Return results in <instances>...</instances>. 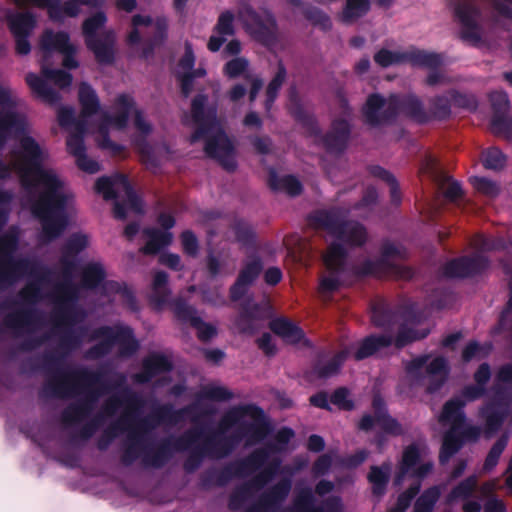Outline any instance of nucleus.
Instances as JSON below:
<instances>
[{
    "mask_svg": "<svg viewBox=\"0 0 512 512\" xmlns=\"http://www.w3.org/2000/svg\"><path fill=\"white\" fill-rule=\"evenodd\" d=\"M398 112H404L418 120H422L420 113L421 104L414 96H409L405 99L391 96L386 100L378 94H373L367 99L363 109L366 121L370 124L384 122Z\"/></svg>",
    "mask_w": 512,
    "mask_h": 512,
    "instance_id": "obj_12",
    "label": "nucleus"
},
{
    "mask_svg": "<svg viewBox=\"0 0 512 512\" xmlns=\"http://www.w3.org/2000/svg\"><path fill=\"white\" fill-rule=\"evenodd\" d=\"M406 374L413 384L422 385L430 392L438 389L446 380L448 365L444 358L420 356L406 365Z\"/></svg>",
    "mask_w": 512,
    "mask_h": 512,
    "instance_id": "obj_13",
    "label": "nucleus"
},
{
    "mask_svg": "<svg viewBox=\"0 0 512 512\" xmlns=\"http://www.w3.org/2000/svg\"><path fill=\"white\" fill-rule=\"evenodd\" d=\"M422 173L431 174L438 182L439 189L450 201H455L462 195V189L457 181L449 176L440 175L436 171V160L433 157H427L421 166Z\"/></svg>",
    "mask_w": 512,
    "mask_h": 512,
    "instance_id": "obj_28",
    "label": "nucleus"
},
{
    "mask_svg": "<svg viewBox=\"0 0 512 512\" xmlns=\"http://www.w3.org/2000/svg\"><path fill=\"white\" fill-rule=\"evenodd\" d=\"M81 113L75 117L74 111L69 107H62L58 111L59 124L69 132L67 148L76 158L77 166L87 172L99 171V163L88 158L85 154L83 142L84 134L91 133L97 144L109 150L113 155H120L124 147L109 140L111 130L124 129L130 117H133V126L137 135L132 138V144L138 151L141 161L150 169L155 170L162 162L170 159V151L164 146H150L144 137L151 132V125L144 119L141 112L135 107L131 96L121 94L117 97L112 112H101L100 103L95 90L83 82L78 92Z\"/></svg>",
    "mask_w": 512,
    "mask_h": 512,
    "instance_id": "obj_2",
    "label": "nucleus"
},
{
    "mask_svg": "<svg viewBox=\"0 0 512 512\" xmlns=\"http://www.w3.org/2000/svg\"><path fill=\"white\" fill-rule=\"evenodd\" d=\"M495 402L481 411L486 418L487 432L497 431L506 418L512 421L509 404L512 402V363L500 366L495 376Z\"/></svg>",
    "mask_w": 512,
    "mask_h": 512,
    "instance_id": "obj_10",
    "label": "nucleus"
},
{
    "mask_svg": "<svg viewBox=\"0 0 512 512\" xmlns=\"http://www.w3.org/2000/svg\"><path fill=\"white\" fill-rule=\"evenodd\" d=\"M492 107L495 111V116L491 121V129L496 134L508 135V129L511 122L504 117L509 107L508 96L504 91H496L490 95Z\"/></svg>",
    "mask_w": 512,
    "mask_h": 512,
    "instance_id": "obj_29",
    "label": "nucleus"
},
{
    "mask_svg": "<svg viewBox=\"0 0 512 512\" xmlns=\"http://www.w3.org/2000/svg\"><path fill=\"white\" fill-rule=\"evenodd\" d=\"M269 185L273 190L291 196L298 195L302 189L301 183L294 176L281 175L275 171L270 172Z\"/></svg>",
    "mask_w": 512,
    "mask_h": 512,
    "instance_id": "obj_36",
    "label": "nucleus"
},
{
    "mask_svg": "<svg viewBox=\"0 0 512 512\" xmlns=\"http://www.w3.org/2000/svg\"><path fill=\"white\" fill-rule=\"evenodd\" d=\"M88 245V238L83 234H76L69 241V249L78 252Z\"/></svg>",
    "mask_w": 512,
    "mask_h": 512,
    "instance_id": "obj_61",
    "label": "nucleus"
},
{
    "mask_svg": "<svg viewBox=\"0 0 512 512\" xmlns=\"http://www.w3.org/2000/svg\"><path fill=\"white\" fill-rule=\"evenodd\" d=\"M392 343V339L387 336H370L364 339L355 352V358L357 360L364 359L380 351L382 348L389 346Z\"/></svg>",
    "mask_w": 512,
    "mask_h": 512,
    "instance_id": "obj_37",
    "label": "nucleus"
},
{
    "mask_svg": "<svg viewBox=\"0 0 512 512\" xmlns=\"http://www.w3.org/2000/svg\"><path fill=\"white\" fill-rule=\"evenodd\" d=\"M194 54L192 47L189 43L185 45V54L179 61L176 68V75L181 82L182 93L188 96L192 90V81L194 78L202 77L205 75V70L197 69L194 70Z\"/></svg>",
    "mask_w": 512,
    "mask_h": 512,
    "instance_id": "obj_26",
    "label": "nucleus"
},
{
    "mask_svg": "<svg viewBox=\"0 0 512 512\" xmlns=\"http://www.w3.org/2000/svg\"><path fill=\"white\" fill-rule=\"evenodd\" d=\"M330 402L340 409L349 410L352 408V402L349 399V393L345 388L336 390L332 394Z\"/></svg>",
    "mask_w": 512,
    "mask_h": 512,
    "instance_id": "obj_55",
    "label": "nucleus"
},
{
    "mask_svg": "<svg viewBox=\"0 0 512 512\" xmlns=\"http://www.w3.org/2000/svg\"><path fill=\"white\" fill-rule=\"evenodd\" d=\"M390 472V464H384L381 467L374 466L371 468L368 479L372 485L374 494L382 495L384 493Z\"/></svg>",
    "mask_w": 512,
    "mask_h": 512,
    "instance_id": "obj_41",
    "label": "nucleus"
},
{
    "mask_svg": "<svg viewBox=\"0 0 512 512\" xmlns=\"http://www.w3.org/2000/svg\"><path fill=\"white\" fill-rule=\"evenodd\" d=\"M348 356L347 351H341L338 353L329 363V365L325 367L318 368V374L321 377H328L334 373H336L341 366V364L345 361Z\"/></svg>",
    "mask_w": 512,
    "mask_h": 512,
    "instance_id": "obj_53",
    "label": "nucleus"
},
{
    "mask_svg": "<svg viewBox=\"0 0 512 512\" xmlns=\"http://www.w3.org/2000/svg\"><path fill=\"white\" fill-rule=\"evenodd\" d=\"M485 512H506L505 503L497 498L496 496H491L488 498L486 503L484 504Z\"/></svg>",
    "mask_w": 512,
    "mask_h": 512,
    "instance_id": "obj_59",
    "label": "nucleus"
},
{
    "mask_svg": "<svg viewBox=\"0 0 512 512\" xmlns=\"http://www.w3.org/2000/svg\"><path fill=\"white\" fill-rule=\"evenodd\" d=\"M294 433L291 429L283 428L279 430L275 436L276 440V449L282 450L285 448V445L292 439Z\"/></svg>",
    "mask_w": 512,
    "mask_h": 512,
    "instance_id": "obj_60",
    "label": "nucleus"
},
{
    "mask_svg": "<svg viewBox=\"0 0 512 512\" xmlns=\"http://www.w3.org/2000/svg\"><path fill=\"white\" fill-rule=\"evenodd\" d=\"M402 255L400 249L394 244L387 243L383 247L382 259L379 263H366L359 268L361 274H374L377 276L394 275L399 278H409L412 273L408 268L400 266L396 259Z\"/></svg>",
    "mask_w": 512,
    "mask_h": 512,
    "instance_id": "obj_19",
    "label": "nucleus"
},
{
    "mask_svg": "<svg viewBox=\"0 0 512 512\" xmlns=\"http://www.w3.org/2000/svg\"><path fill=\"white\" fill-rule=\"evenodd\" d=\"M181 241H182L183 249L187 254H189L191 256H195L197 254L198 241H197L196 236L192 232H190V231L183 232L181 235Z\"/></svg>",
    "mask_w": 512,
    "mask_h": 512,
    "instance_id": "obj_58",
    "label": "nucleus"
},
{
    "mask_svg": "<svg viewBox=\"0 0 512 512\" xmlns=\"http://www.w3.org/2000/svg\"><path fill=\"white\" fill-rule=\"evenodd\" d=\"M258 346L266 355H273L276 351L275 345L272 343V337L268 333L258 339Z\"/></svg>",
    "mask_w": 512,
    "mask_h": 512,
    "instance_id": "obj_62",
    "label": "nucleus"
},
{
    "mask_svg": "<svg viewBox=\"0 0 512 512\" xmlns=\"http://www.w3.org/2000/svg\"><path fill=\"white\" fill-rule=\"evenodd\" d=\"M230 429L236 431L233 442H238L241 438L247 436L249 438L247 444H252L264 438L267 433L263 412L254 406L231 409L220 423L222 433H226Z\"/></svg>",
    "mask_w": 512,
    "mask_h": 512,
    "instance_id": "obj_9",
    "label": "nucleus"
},
{
    "mask_svg": "<svg viewBox=\"0 0 512 512\" xmlns=\"http://www.w3.org/2000/svg\"><path fill=\"white\" fill-rule=\"evenodd\" d=\"M415 326H422V323L420 321L411 320L408 321L399 332L396 340L395 345L400 348L405 346L406 344L424 338L428 334L427 327H421L414 329Z\"/></svg>",
    "mask_w": 512,
    "mask_h": 512,
    "instance_id": "obj_38",
    "label": "nucleus"
},
{
    "mask_svg": "<svg viewBox=\"0 0 512 512\" xmlns=\"http://www.w3.org/2000/svg\"><path fill=\"white\" fill-rule=\"evenodd\" d=\"M374 60L382 67L403 63L405 61L411 62L413 65L427 67L431 69L427 77V83L429 85H436L446 81V77L440 71L436 70V68L440 67L444 62L443 57L436 53L417 50L404 55L383 49L375 55Z\"/></svg>",
    "mask_w": 512,
    "mask_h": 512,
    "instance_id": "obj_14",
    "label": "nucleus"
},
{
    "mask_svg": "<svg viewBox=\"0 0 512 512\" xmlns=\"http://www.w3.org/2000/svg\"><path fill=\"white\" fill-rule=\"evenodd\" d=\"M168 21L164 16L152 18L147 15H134L132 17V30L128 34V43L131 46L140 43L144 35L151 34L150 42L153 46L162 44L167 38Z\"/></svg>",
    "mask_w": 512,
    "mask_h": 512,
    "instance_id": "obj_16",
    "label": "nucleus"
},
{
    "mask_svg": "<svg viewBox=\"0 0 512 512\" xmlns=\"http://www.w3.org/2000/svg\"><path fill=\"white\" fill-rule=\"evenodd\" d=\"M441 494L440 488L437 486L426 490L416 501L414 512H432L435 503Z\"/></svg>",
    "mask_w": 512,
    "mask_h": 512,
    "instance_id": "obj_44",
    "label": "nucleus"
},
{
    "mask_svg": "<svg viewBox=\"0 0 512 512\" xmlns=\"http://www.w3.org/2000/svg\"><path fill=\"white\" fill-rule=\"evenodd\" d=\"M286 76L285 69L280 66L278 69L277 74L275 75L274 79L270 82L268 85L267 91H266V109L269 110L272 103L277 97L278 90L280 89L284 79Z\"/></svg>",
    "mask_w": 512,
    "mask_h": 512,
    "instance_id": "obj_50",
    "label": "nucleus"
},
{
    "mask_svg": "<svg viewBox=\"0 0 512 512\" xmlns=\"http://www.w3.org/2000/svg\"><path fill=\"white\" fill-rule=\"evenodd\" d=\"M167 279L168 276L164 272H157L154 276L150 297L157 308H161L167 302Z\"/></svg>",
    "mask_w": 512,
    "mask_h": 512,
    "instance_id": "obj_40",
    "label": "nucleus"
},
{
    "mask_svg": "<svg viewBox=\"0 0 512 512\" xmlns=\"http://www.w3.org/2000/svg\"><path fill=\"white\" fill-rule=\"evenodd\" d=\"M509 435L501 437L490 449L483 465L484 471H491L498 463L501 454L507 446Z\"/></svg>",
    "mask_w": 512,
    "mask_h": 512,
    "instance_id": "obj_45",
    "label": "nucleus"
},
{
    "mask_svg": "<svg viewBox=\"0 0 512 512\" xmlns=\"http://www.w3.org/2000/svg\"><path fill=\"white\" fill-rule=\"evenodd\" d=\"M36 25V20L32 14L16 13L10 16L9 26L16 40V50L19 54L26 55L30 52V43L28 36Z\"/></svg>",
    "mask_w": 512,
    "mask_h": 512,
    "instance_id": "obj_24",
    "label": "nucleus"
},
{
    "mask_svg": "<svg viewBox=\"0 0 512 512\" xmlns=\"http://www.w3.org/2000/svg\"><path fill=\"white\" fill-rule=\"evenodd\" d=\"M266 306L268 304L266 303ZM269 315L268 307L265 310L261 311L258 317H254L252 315H242L239 319L237 326L238 329L242 332L253 333L260 325V318L266 317Z\"/></svg>",
    "mask_w": 512,
    "mask_h": 512,
    "instance_id": "obj_51",
    "label": "nucleus"
},
{
    "mask_svg": "<svg viewBox=\"0 0 512 512\" xmlns=\"http://www.w3.org/2000/svg\"><path fill=\"white\" fill-rule=\"evenodd\" d=\"M93 338L100 342L95 349V354H103L117 346L121 355H128L138 347L132 331L128 327H104L99 329Z\"/></svg>",
    "mask_w": 512,
    "mask_h": 512,
    "instance_id": "obj_17",
    "label": "nucleus"
},
{
    "mask_svg": "<svg viewBox=\"0 0 512 512\" xmlns=\"http://www.w3.org/2000/svg\"><path fill=\"white\" fill-rule=\"evenodd\" d=\"M158 223L162 230L150 228L144 231L147 238L146 245L143 248L144 253L154 254L163 247L171 244L173 235L169 231L175 224L174 217L167 212L161 213L158 217Z\"/></svg>",
    "mask_w": 512,
    "mask_h": 512,
    "instance_id": "obj_22",
    "label": "nucleus"
},
{
    "mask_svg": "<svg viewBox=\"0 0 512 512\" xmlns=\"http://www.w3.org/2000/svg\"><path fill=\"white\" fill-rule=\"evenodd\" d=\"M40 50L42 53L41 70L45 79L31 73L27 75L26 82L38 97L46 102L53 103L58 100V94L48 86L46 80L53 82L59 88H66L71 85L72 76L63 70L52 69L51 58L54 52H59L63 55V66L65 68H76L78 67V62L74 56L77 48L70 42L67 33H54L46 30L40 41Z\"/></svg>",
    "mask_w": 512,
    "mask_h": 512,
    "instance_id": "obj_5",
    "label": "nucleus"
},
{
    "mask_svg": "<svg viewBox=\"0 0 512 512\" xmlns=\"http://www.w3.org/2000/svg\"><path fill=\"white\" fill-rule=\"evenodd\" d=\"M474 246L479 252L494 250L501 248L503 246V241L491 240L483 235H479L474 240Z\"/></svg>",
    "mask_w": 512,
    "mask_h": 512,
    "instance_id": "obj_57",
    "label": "nucleus"
},
{
    "mask_svg": "<svg viewBox=\"0 0 512 512\" xmlns=\"http://www.w3.org/2000/svg\"><path fill=\"white\" fill-rule=\"evenodd\" d=\"M482 162L485 168L498 170L504 167L506 159L499 149L489 148L483 152Z\"/></svg>",
    "mask_w": 512,
    "mask_h": 512,
    "instance_id": "obj_47",
    "label": "nucleus"
},
{
    "mask_svg": "<svg viewBox=\"0 0 512 512\" xmlns=\"http://www.w3.org/2000/svg\"><path fill=\"white\" fill-rule=\"evenodd\" d=\"M490 378L491 368L489 364H481L474 373L476 384L465 387L460 398H454L444 405L439 421L443 426H449V430L443 439L440 452L441 463L447 462L464 442L475 441L479 437L480 429L465 422L463 407L466 403L479 399L484 395Z\"/></svg>",
    "mask_w": 512,
    "mask_h": 512,
    "instance_id": "obj_4",
    "label": "nucleus"
},
{
    "mask_svg": "<svg viewBox=\"0 0 512 512\" xmlns=\"http://www.w3.org/2000/svg\"><path fill=\"white\" fill-rule=\"evenodd\" d=\"M107 16L100 11L88 17L82 25L86 46L100 63H110L114 57L116 35L112 29H104Z\"/></svg>",
    "mask_w": 512,
    "mask_h": 512,
    "instance_id": "obj_11",
    "label": "nucleus"
},
{
    "mask_svg": "<svg viewBox=\"0 0 512 512\" xmlns=\"http://www.w3.org/2000/svg\"><path fill=\"white\" fill-rule=\"evenodd\" d=\"M248 62L243 58H235L225 65V73L227 76L234 78L246 71Z\"/></svg>",
    "mask_w": 512,
    "mask_h": 512,
    "instance_id": "obj_54",
    "label": "nucleus"
},
{
    "mask_svg": "<svg viewBox=\"0 0 512 512\" xmlns=\"http://www.w3.org/2000/svg\"><path fill=\"white\" fill-rule=\"evenodd\" d=\"M104 278V271L100 264L87 265L83 270L82 281L84 286L93 288Z\"/></svg>",
    "mask_w": 512,
    "mask_h": 512,
    "instance_id": "obj_48",
    "label": "nucleus"
},
{
    "mask_svg": "<svg viewBox=\"0 0 512 512\" xmlns=\"http://www.w3.org/2000/svg\"><path fill=\"white\" fill-rule=\"evenodd\" d=\"M343 108V117L333 121L331 131L322 139L323 146L331 152L342 150L348 140L350 112L347 107Z\"/></svg>",
    "mask_w": 512,
    "mask_h": 512,
    "instance_id": "obj_27",
    "label": "nucleus"
},
{
    "mask_svg": "<svg viewBox=\"0 0 512 512\" xmlns=\"http://www.w3.org/2000/svg\"><path fill=\"white\" fill-rule=\"evenodd\" d=\"M373 409L375 416H363L359 424L360 429L365 431L375 429L391 435H398L401 433L400 425L396 420L386 414L384 410V402L379 396H375L373 399Z\"/></svg>",
    "mask_w": 512,
    "mask_h": 512,
    "instance_id": "obj_23",
    "label": "nucleus"
},
{
    "mask_svg": "<svg viewBox=\"0 0 512 512\" xmlns=\"http://www.w3.org/2000/svg\"><path fill=\"white\" fill-rule=\"evenodd\" d=\"M207 97L199 95L192 101L191 113L184 116V123L194 132L191 142L205 141V152L217 159L226 170L236 167L234 145L224 133L216 115L215 107H206Z\"/></svg>",
    "mask_w": 512,
    "mask_h": 512,
    "instance_id": "obj_6",
    "label": "nucleus"
},
{
    "mask_svg": "<svg viewBox=\"0 0 512 512\" xmlns=\"http://www.w3.org/2000/svg\"><path fill=\"white\" fill-rule=\"evenodd\" d=\"M261 269V262L257 258H253L245 264L236 283L231 288L232 300H239L246 293L248 287L258 277Z\"/></svg>",
    "mask_w": 512,
    "mask_h": 512,
    "instance_id": "obj_30",
    "label": "nucleus"
},
{
    "mask_svg": "<svg viewBox=\"0 0 512 512\" xmlns=\"http://www.w3.org/2000/svg\"><path fill=\"white\" fill-rule=\"evenodd\" d=\"M171 369V361L168 357L160 354H152L145 359L143 372L136 376L137 381L147 382L154 376L167 372Z\"/></svg>",
    "mask_w": 512,
    "mask_h": 512,
    "instance_id": "obj_34",
    "label": "nucleus"
},
{
    "mask_svg": "<svg viewBox=\"0 0 512 512\" xmlns=\"http://www.w3.org/2000/svg\"><path fill=\"white\" fill-rule=\"evenodd\" d=\"M492 351L491 343L480 344L478 342H470L462 352V359L464 362L472 360H481L486 358Z\"/></svg>",
    "mask_w": 512,
    "mask_h": 512,
    "instance_id": "obj_43",
    "label": "nucleus"
},
{
    "mask_svg": "<svg viewBox=\"0 0 512 512\" xmlns=\"http://www.w3.org/2000/svg\"><path fill=\"white\" fill-rule=\"evenodd\" d=\"M15 3L24 7L27 5H34L40 8H47L49 16L53 20H60L64 15L76 16L79 14L82 5L90 7H102L105 0H70L60 5L59 0H14Z\"/></svg>",
    "mask_w": 512,
    "mask_h": 512,
    "instance_id": "obj_20",
    "label": "nucleus"
},
{
    "mask_svg": "<svg viewBox=\"0 0 512 512\" xmlns=\"http://www.w3.org/2000/svg\"><path fill=\"white\" fill-rule=\"evenodd\" d=\"M471 183L479 193L489 198H494L500 191L497 183L484 177H473L471 178Z\"/></svg>",
    "mask_w": 512,
    "mask_h": 512,
    "instance_id": "obj_49",
    "label": "nucleus"
},
{
    "mask_svg": "<svg viewBox=\"0 0 512 512\" xmlns=\"http://www.w3.org/2000/svg\"><path fill=\"white\" fill-rule=\"evenodd\" d=\"M265 281L269 285H275L282 279V272L277 267L269 268L264 275Z\"/></svg>",
    "mask_w": 512,
    "mask_h": 512,
    "instance_id": "obj_64",
    "label": "nucleus"
},
{
    "mask_svg": "<svg viewBox=\"0 0 512 512\" xmlns=\"http://www.w3.org/2000/svg\"><path fill=\"white\" fill-rule=\"evenodd\" d=\"M487 265L486 259L476 253L471 258H460L448 262L443 268V275L450 278L467 277L482 271Z\"/></svg>",
    "mask_w": 512,
    "mask_h": 512,
    "instance_id": "obj_25",
    "label": "nucleus"
},
{
    "mask_svg": "<svg viewBox=\"0 0 512 512\" xmlns=\"http://www.w3.org/2000/svg\"><path fill=\"white\" fill-rule=\"evenodd\" d=\"M369 9V0H346V4L340 14V19L344 23H352L364 16Z\"/></svg>",
    "mask_w": 512,
    "mask_h": 512,
    "instance_id": "obj_39",
    "label": "nucleus"
},
{
    "mask_svg": "<svg viewBox=\"0 0 512 512\" xmlns=\"http://www.w3.org/2000/svg\"><path fill=\"white\" fill-rule=\"evenodd\" d=\"M432 467V461L427 458V449L424 445L413 444L404 450L396 484L400 485L410 480L409 488L398 497L396 506L389 512H404L408 508L412 498L419 491L421 480L431 472Z\"/></svg>",
    "mask_w": 512,
    "mask_h": 512,
    "instance_id": "obj_7",
    "label": "nucleus"
},
{
    "mask_svg": "<svg viewBox=\"0 0 512 512\" xmlns=\"http://www.w3.org/2000/svg\"><path fill=\"white\" fill-rule=\"evenodd\" d=\"M316 229L326 231L330 245L323 256L325 271L320 277L318 292L328 299L341 286V276L345 270L346 247L360 246L366 239L365 228L358 222L346 221L340 211H319L310 218Z\"/></svg>",
    "mask_w": 512,
    "mask_h": 512,
    "instance_id": "obj_3",
    "label": "nucleus"
},
{
    "mask_svg": "<svg viewBox=\"0 0 512 512\" xmlns=\"http://www.w3.org/2000/svg\"><path fill=\"white\" fill-rule=\"evenodd\" d=\"M504 273L507 276L510 288V298L507 304V308L502 312L500 317L499 326L496 328V332H500L506 329L507 322L510 319L512 311V260H509L503 264Z\"/></svg>",
    "mask_w": 512,
    "mask_h": 512,
    "instance_id": "obj_46",
    "label": "nucleus"
},
{
    "mask_svg": "<svg viewBox=\"0 0 512 512\" xmlns=\"http://www.w3.org/2000/svg\"><path fill=\"white\" fill-rule=\"evenodd\" d=\"M95 189L106 200L116 199L114 214L118 219L143 212L142 201L131 188L126 176L122 174L99 178Z\"/></svg>",
    "mask_w": 512,
    "mask_h": 512,
    "instance_id": "obj_8",
    "label": "nucleus"
},
{
    "mask_svg": "<svg viewBox=\"0 0 512 512\" xmlns=\"http://www.w3.org/2000/svg\"><path fill=\"white\" fill-rule=\"evenodd\" d=\"M17 235L14 230L2 235L0 233V279L13 282L30 270V263L15 258Z\"/></svg>",
    "mask_w": 512,
    "mask_h": 512,
    "instance_id": "obj_15",
    "label": "nucleus"
},
{
    "mask_svg": "<svg viewBox=\"0 0 512 512\" xmlns=\"http://www.w3.org/2000/svg\"><path fill=\"white\" fill-rule=\"evenodd\" d=\"M173 310L179 318L190 321V323L196 328L200 339L209 340L216 334L215 327L202 322L194 315L193 309L185 303L181 301L174 302Z\"/></svg>",
    "mask_w": 512,
    "mask_h": 512,
    "instance_id": "obj_31",
    "label": "nucleus"
},
{
    "mask_svg": "<svg viewBox=\"0 0 512 512\" xmlns=\"http://www.w3.org/2000/svg\"><path fill=\"white\" fill-rule=\"evenodd\" d=\"M238 18L249 34L265 44H268L275 34L276 23L268 11L259 16L249 5H243L238 12Z\"/></svg>",
    "mask_w": 512,
    "mask_h": 512,
    "instance_id": "obj_18",
    "label": "nucleus"
},
{
    "mask_svg": "<svg viewBox=\"0 0 512 512\" xmlns=\"http://www.w3.org/2000/svg\"><path fill=\"white\" fill-rule=\"evenodd\" d=\"M371 172L375 177L381 178L390 184L392 199H393V201L398 202L399 195H398L397 185H396L394 178L386 170H384L381 167H374V168H372Z\"/></svg>",
    "mask_w": 512,
    "mask_h": 512,
    "instance_id": "obj_56",
    "label": "nucleus"
},
{
    "mask_svg": "<svg viewBox=\"0 0 512 512\" xmlns=\"http://www.w3.org/2000/svg\"><path fill=\"white\" fill-rule=\"evenodd\" d=\"M233 20L234 15L230 11H225L220 14L213 34L209 38L207 44V47L211 52L218 51L226 41L227 37L233 34Z\"/></svg>",
    "mask_w": 512,
    "mask_h": 512,
    "instance_id": "obj_32",
    "label": "nucleus"
},
{
    "mask_svg": "<svg viewBox=\"0 0 512 512\" xmlns=\"http://www.w3.org/2000/svg\"><path fill=\"white\" fill-rule=\"evenodd\" d=\"M295 510L296 512H342V505L338 498H331L320 509H316L312 492L303 490L296 499Z\"/></svg>",
    "mask_w": 512,
    "mask_h": 512,
    "instance_id": "obj_33",
    "label": "nucleus"
},
{
    "mask_svg": "<svg viewBox=\"0 0 512 512\" xmlns=\"http://www.w3.org/2000/svg\"><path fill=\"white\" fill-rule=\"evenodd\" d=\"M229 397L230 393L225 388L208 385L203 388L198 404H201L204 400H224Z\"/></svg>",
    "mask_w": 512,
    "mask_h": 512,
    "instance_id": "obj_52",
    "label": "nucleus"
},
{
    "mask_svg": "<svg viewBox=\"0 0 512 512\" xmlns=\"http://www.w3.org/2000/svg\"><path fill=\"white\" fill-rule=\"evenodd\" d=\"M454 14L461 25V34L464 39L477 41L480 39L478 26L479 11L470 0H452Z\"/></svg>",
    "mask_w": 512,
    "mask_h": 512,
    "instance_id": "obj_21",
    "label": "nucleus"
},
{
    "mask_svg": "<svg viewBox=\"0 0 512 512\" xmlns=\"http://www.w3.org/2000/svg\"><path fill=\"white\" fill-rule=\"evenodd\" d=\"M271 330L280 336L286 343H299L303 338V332L285 318H277L270 322Z\"/></svg>",
    "mask_w": 512,
    "mask_h": 512,
    "instance_id": "obj_35",
    "label": "nucleus"
},
{
    "mask_svg": "<svg viewBox=\"0 0 512 512\" xmlns=\"http://www.w3.org/2000/svg\"><path fill=\"white\" fill-rule=\"evenodd\" d=\"M246 80L250 86V93H249L250 101H254L257 93L261 90L263 83L258 77H254L251 75H247Z\"/></svg>",
    "mask_w": 512,
    "mask_h": 512,
    "instance_id": "obj_63",
    "label": "nucleus"
},
{
    "mask_svg": "<svg viewBox=\"0 0 512 512\" xmlns=\"http://www.w3.org/2000/svg\"><path fill=\"white\" fill-rule=\"evenodd\" d=\"M478 483L476 476H470L460 482L448 495L447 502L449 504L458 500H467L474 492Z\"/></svg>",
    "mask_w": 512,
    "mask_h": 512,
    "instance_id": "obj_42",
    "label": "nucleus"
},
{
    "mask_svg": "<svg viewBox=\"0 0 512 512\" xmlns=\"http://www.w3.org/2000/svg\"><path fill=\"white\" fill-rule=\"evenodd\" d=\"M17 98L10 89L0 86V146L15 138L19 147L11 163L0 162V179L17 174L30 196V208L42 225V238L51 240L65 229L75 214L73 195L56 173L44 167L46 152L26 131V119L16 113Z\"/></svg>",
    "mask_w": 512,
    "mask_h": 512,
    "instance_id": "obj_1",
    "label": "nucleus"
}]
</instances>
